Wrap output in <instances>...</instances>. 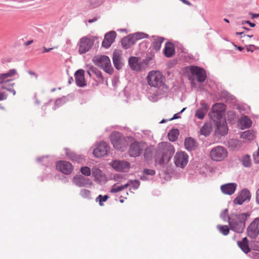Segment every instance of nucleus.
Masks as SVG:
<instances>
[{"label":"nucleus","instance_id":"obj_1","mask_svg":"<svg viewBox=\"0 0 259 259\" xmlns=\"http://www.w3.org/2000/svg\"><path fill=\"white\" fill-rule=\"evenodd\" d=\"M175 148L169 143H161L159 145L156 156V163L162 165L168 162L175 153Z\"/></svg>","mask_w":259,"mask_h":259},{"label":"nucleus","instance_id":"obj_2","mask_svg":"<svg viewBox=\"0 0 259 259\" xmlns=\"http://www.w3.org/2000/svg\"><path fill=\"white\" fill-rule=\"evenodd\" d=\"M146 80L151 88L160 89L163 93L167 90V87L164 83L165 77L159 71H150L146 77Z\"/></svg>","mask_w":259,"mask_h":259},{"label":"nucleus","instance_id":"obj_3","mask_svg":"<svg viewBox=\"0 0 259 259\" xmlns=\"http://www.w3.org/2000/svg\"><path fill=\"white\" fill-rule=\"evenodd\" d=\"M249 214L243 213L232 215L229 219V224L230 229L236 232L242 233L245 226V222Z\"/></svg>","mask_w":259,"mask_h":259},{"label":"nucleus","instance_id":"obj_4","mask_svg":"<svg viewBox=\"0 0 259 259\" xmlns=\"http://www.w3.org/2000/svg\"><path fill=\"white\" fill-rule=\"evenodd\" d=\"M17 74L15 69L10 70L5 73L0 74V84L2 89L12 93L14 95L16 94V91L14 89L15 83L13 82V79L11 78Z\"/></svg>","mask_w":259,"mask_h":259},{"label":"nucleus","instance_id":"obj_5","mask_svg":"<svg viewBox=\"0 0 259 259\" xmlns=\"http://www.w3.org/2000/svg\"><path fill=\"white\" fill-rule=\"evenodd\" d=\"M110 138L114 148L117 150L123 151L128 145L125 138L120 133H113Z\"/></svg>","mask_w":259,"mask_h":259},{"label":"nucleus","instance_id":"obj_6","mask_svg":"<svg viewBox=\"0 0 259 259\" xmlns=\"http://www.w3.org/2000/svg\"><path fill=\"white\" fill-rule=\"evenodd\" d=\"M93 61L95 64L102 68L104 71L112 74L113 72V68L111 67L110 59L106 56H101L96 57L94 58Z\"/></svg>","mask_w":259,"mask_h":259},{"label":"nucleus","instance_id":"obj_7","mask_svg":"<svg viewBox=\"0 0 259 259\" xmlns=\"http://www.w3.org/2000/svg\"><path fill=\"white\" fill-rule=\"evenodd\" d=\"M228 151L226 148L222 146H217L213 148L210 151L209 156L213 161H221L228 156Z\"/></svg>","mask_w":259,"mask_h":259},{"label":"nucleus","instance_id":"obj_8","mask_svg":"<svg viewBox=\"0 0 259 259\" xmlns=\"http://www.w3.org/2000/svg\"><path fill=\"white\" fill-rule=\"evenodd\" d=\"M146 147V142L134 141L130 146L129 154L132 157H138L141 154L142 151Z\"/></svg>","mask_w":259,"mask_h":259},{"label":"nucleus","instance_id":"obj_9","mask_svg":"<svg viewBox=\"0 0 259 259\" xmlns=\"http://www.w3.org/2000/svg\"><path fill=\"white\" fill-rule=\"evenodd\" d=\"M110 151V147L104 142L99 143L94 149L93 154L96 157H102L108 154Z\"/></svg>","mask_w":259,"mask_h":259},{"label":"nucleus","instance_id":"obj_10","mask_svg":"<svg viewBox=\"0 0 259 259\" xmlns=\"http://www.w3.org/2000/svg\"><path fill=\"white\" fill-rule=\"evenodd\" d=\"M174 162L177 167L184 168L188 162V154L182 151L177 152L174 157Z\"/></svg>","mask_w":259,"mask_h":259},{"label":"nucleus","instance_id":"obj_11","mask_svg":"<svg viewBox=\"0 0 259 259\" xmlns=\"http://www.w3.org/2000/svg\"><path fill=\"white\" fill-rule=\"evenodd\" d=\"M110 165L117 171L126 172L130 168V163L125 160H116L112 161Z\"/></svg>","mask_w":259,"mask_h":259},{"label":"nucleus","instance_id":"obj_12","mask_svg":"<svg viewBox=\"0 0 259 259\" xmlns=\"http://www.w3.org/2000/svg\"><path fill=\"white\" fill-rule=\"evenodd\" d=\"M259 218H255L247 229V235L251 238H256L259 233Z\"/></svg>","mask_w":259,"mask_h":259},{"label":"nucleus","instance_id":"obj_13","mask_svg":"<svg viewBox=\"0 0 259 259\" xmlns=\"http://www.w3.org/2000/svg\"><path fill=\"white\" fill-rule=\"evenodd\" d=\"M190 72L192 75L197 77V80L198 82H203L206 78L205 70L197 66H191L190 68Z\"/></svg>","mask_w":259,"mask_h":259},{"label":"nucleus","instance_id":"obj_14","mask_svg":"<svg viewBox=\"0 0 259 259\" xmlns=\"http://www.w3.org/2000/svg\"><path fill=\"white\" fill-rule=\"evenodd\" d=\"M56 168L65 175L71 174L73 169L72 165L66 161H59L56 163Z\"/></svg>","mask_w":259,"mask_h":259},{"label":"nucleus","instance_id":"obj_15","mask_svg":"<svg viewBox=\"0 0 259 259\" xmlns=\"http://www.w3.org/2000/svg\"><path fill=\"white\" fill-rule=\"evenodd\" d=\"M73 183L79 187L91 186L92 182L89 178H85L81 175H76L73 178Z\"/></svg>","mask_w":259,"mask_h":259},{"label":"nucleus","instance_id":"obj_16","mask_svg":"<svg viewBox=\"0 0 259 259\" xmlns=\"http://www.w3.org/2000/svg\"><path fill=\"white\" fill-rule=\"evenodd\" d=\"M93 45V42L90 38L86 37L81 38L80 40L79 52L80 54H84L91 49Z\"/></svg>","mask_w":259,"mask_h":259},{"label":"nucleus","instance_id":"obj_17","mask_svg":"<svg viewBox=\"0 0 259 259\" xmlns=\"http://www.w3.org/2000/svg\"><path fill=\"white\" fill-rule=\"evenodd\" d=\"M215 122V133L221 136L225 135L228 132V126L226 121L222 118H218Z\"/></svg>","mask_w":259,"mask_h":259},{"label":"nucleus","instance_id":"obj_18","mask_svg":"<svg viewBox=\"0 0 259 259\" xmlns=\"http://www.w3.org/2000/svg\"><path fill=\"white\" fill-rule=\"evenodd\" d=\"M251 197L250 192L247 189L242 190L238 196L234 200L236 204L241 205L246 200H249Z\"/></svg>","mask_w":259,"mask_h":259},{"label":"nucleus","instance_id":"obj_19","mask_svg":"<svg viewBox=\"0 0 259 259\" xmlns=\"http://www.w3.org/2000/svg\"><path fill=\"white\" fill-rule=\"evenodd\" d=\"M116 34L114 31H110L105 35L102 42V46L105 48H108L114 42Z\"/></svg>","mask_w":259,"mask_h":259},{"label":"nucleus","instance_id":"obj_20","mask_svg":"<svg viewBox=\"0 0 259 259\" xmlns=\"http://www.w3.org/2000/svg\"><path fill=\"white\" fill-rule=\"evenodd\" d=\"M75 81L77 85L83 87L86 85V81L84 78V71L83 70L79 69L75 73Z\"/></svg>","mask_w":259,"mask_h":259},{"label":"nucleus","instance_id":"obj_21","mask_svg":"<svg viewBox=\"0 0 259 259\" xmlns=\"http://www.w3.org/2000/svg\"><path fill=\"white\" fill-rule=\"evenodd\" d=\"M200 105L201 107L196 111L195 116L200 119H202L208 110L209 106L204 102H201Z\"/></svg>","mask_w":259,"mask_h":259},{"label":"nucleus","instance_id":"obj_22","mask_svg":"<svg viewBox=\"0 0 259 259\" xmlns=\"http://www.w3.org/2000/svg\"><path fill=\"white\" fill-rule=\"evenodd\" d=\"M236 187L235 183H228L222 185L221 190L224 194L230 195L235 192Z\"/></svg>","mask_w":259,"mask_h":259},{"label":"nucleus","instance_id":"obj_23","mask_svg":"<svg viewBox=\"0 0 259 259\" xmlns=\"http://www.w3.org/2000/svg\"><path fill=\"white\" fill-rule=\"evenodd\" d=\"M121 51L120 50H115L113 53V62L115 67L119 69L122 67V63L121 62Z\"/></svg>","mask_w":259,"mask_h":259},{"label":"nucleus","instance_id":"obj_24","mask_svg":"<svg viewBox=\"0 0 259 259\" xmlns=\"http://www.w3.org/2000/svg\"><path fill=\"white\" fill-rule=\"evenodd\" d=\"M175 53V47L174 45L167 42L165 44L164 49L163 50V54L166 57H172Z\"/></svg>","mask_w":259,"mask_h":259},{"label":"nucleus","instance_id":"obj_25","mask_svg":"<svg viewBox=\"0 0 259 259\" xmlns=\"http://www.w3.org/2000/svg\"><path fill=\"white\" fill-rule=\"evenodd\" d=\"M225 109V105L223 103H216L212 107V113H216L218 119L222 118L221 113Z\"/></svg>","mask_w":259,"mask_h":259},{"label":"nucleus","instance_id":"obj_26","mask_svg":"<svg viewBox=\"0 0 259 259\" xmlns=\"http://www.w3.org/2000/svg\"><path fill=\"white\" fill-rule=\"evenodd\" d=\"M135 42H136L131 34L124 37L121 40L122 46L125 49L131 47Z\"/></svg>","mask_w":259,"mask_h":259},{"label":"nucleus","instance_id":"obj_27","mask_svg":"<svg viewBox=\"0 0 259 259\" xmlns=\"http://www.w3.org/2000/svg\"><path fill=\"white\" fill-rule=\"evenodd\" d=\"M241 129L249 128L251 126L252 121L246 115L241 116L239 121Z\"/></svg>","mask_w":259,"mask_h":259},{"label":"nucleus","instance_id":"obj_28","mask_svg":"<svg viewBox=\"0 0 259 259\" xmlns=\"http://www.w3.org/2000/svg\"><path fill=\"white\" fill-rule=\"evenodd\" d=\"M237 244L240 249L245 253H247L250 251L249 247L248 240L246 237H244L242 241H238Z\"/></svg>","mask_w":259,"mask_h":259},{"label":"nucleus","instance_id":"obj_29","mask_svg":"<svg viewBox=\"0 0 259 259\" xmlns=\"http://www.w3.org/2000/svg\"><path fill=\"white\" fill-rule=\"evenodd\" d=\"M92 175L96 180L99 181L103 180L105 177L102 171L97 167H94L92 168Z\"/></svg>","mask_w":259,"mask_h":259},{"label":"nucleus","instance_id":"obj_30","mask_svg":"<svg viewBox=\"0 0 259 259\" xmlns=\"http://www.w3.org/2000/svg\"><path fill=\"white\" fill-rule=\"evenodd\" d=\"M241 138L243 139L245 142H249L254 139L255 134L253 131L248 130L243 132L241 135Z\"/></svg>","mask_w":259,"mask_h":259},{"label":"nucleus","instance_id":"obj_31","mask_svg":"<svg viewBox=\"0 0 259 259\" xmlns=\"http://www.w3.org/2000/svg\"><path fill=\"white\" fill-rule=\"evenodd\" d=\"M185 146L186 149L191 151L195 149L197 145L194 139L191 138H188L185 139Z\"/></svg>","mask_w":259,"mask_h":259},{"label":"nucleus","instance_id":"obj_32","mask_svg":"<svg viewBox=\"0 0 259 259\" xmlns=\"http://www.w3.org/2000/svg\"><path fill=\"white\" fill-rule=\"evenodd\" d=\"M164 40V38L160 37H156L154 38L152 42V47L156 51H158L161 46V44Z\"/></svg>","mask_w":259,"mask_h":259},{"label":"nucleus","instance_id":"obj_33","mask_svg":"<svg viewBox=\"0 0 259 259\" xmlns=\"http://www.w3.org/2000/svg\"><path fill=\"white\" fill-rule=\"evenodd\" d=\"M211 125L209 123H205L200 128V133L201 135H204V136H208L211 131Z\"/></svg>","mask_w":259,"mask_h":259},{"label":"nucleus","instance_id":"obj_34","mask_svg":"<svg viewBox=\"0 0 259 259\" xmlns=\"http://www.w3.org/2000/svg\"><path fill=\"white\" fill-rule=\"evenodd\" d=\"M144 156L145 159H148L152 157V152L154 150V147L152 146H147L144 149Z\"/></svg>","mask_w":259,"mask_h":259},{"label":"nucleus","instance_id":"obj_35","mask_svg":"<svg viewBox=\"0 0 259 259\" xmlns=\"http://www.w3.org/2000/svg\"><path fill=\"white\" fill-rule=\"evenodd\" d=\"M130 186V184H125L124 185L118 186L117 184H114L110 192L112 193H117L119 191H122L124 189L127 188Z\"/></svg>","mask_w":259,"mask_h":259},{"label":"nucleus","instance_id":"obj_36","mask_svg":"<svg viewBox=\"0 0 259 259\" xmlns=\"http://www.w3.org/2000/svg\"><path fill=\"white\" fill-rule=\"evenodd\" d=\"M179 132L177 129L171 130L168 134V139L172 142H174L177 140L178 136L179 135Z\"/></svg>","mask_w":259,"mask_h":259},{"label":"nucleus","instance_id":"obj_37","mask_svg":"<svg viewBox=\"0 0 259 259\" xmlns=\"http://www.w3.org/2000/svg\"><path fill=\"white\" fill-rule=\"evenodd\" d=\"M217 228L220 233L225 236L228 235L230 232V229L227 225H218Z\"/></svg>","mask_w":259,"mask_h":259},{"label":"nucleus","instance_id":"obj_38","mask_svg":"<svg viewBox=\"0 0 259 259\" xmlns=\"http://www.w3.org/2000/svg\"><path fill=\"white\" fill-rule=\"evenodd\" d=\"M91 71L96 75V77L99 79V82H102L103 81L104 78L100 71L98 70L97 69L94 67H92L91 68Z\"/></svg>","mask_w":259,"mask_h":259},{"label":"nucleus","instance_id":"obj_39","mask_svg":"<svg viewBox=\"0 0 259 259\" xmlns=\"http://www.w3.org/2000/svg\"><path fill=\"white\" fill-rule=\"evenodd\" d=\"M135 40V42H136L138 40L148 38V34L143 33V32H137L134 34H131Z\"/></svg>","mask_w":259,"mask_h":259},{"label":"nucleus","instance_id":"obj_40","mask_svg":"<svg viewBox=\"0 0 259 259\" xmlns=\"http://www.w3.org/2000/svg\"><path fill=\"white\" fill-rule=\"evenodd\" d=\"M137 61V58L134 57L130 58V59L128 60L129 65H130L131 68L133 70L135 69L136 68Z\"/></svg>","mask_w":259,"mask_h":259},{"label":"nucleus","instance_id":"obj_41","mask_svg":"<svg viewBox=\"0 0 259 259\" xmlns=\"http://www.w3.org/2000/svg\"><path fill=\"white\" fill-rule=\"evenodd\" d=\"M242 162L243 164L246 167H248L251 165L250 158L248 155H246L242 158Z\"/></svg>","mask_w":259,"mask_h":259},{"label":"nucleus","instance_id":"obj_42","mask_svg":"<svg viewBox=\"0 0 259 259\" xmlns=\"http://www.w3.org/2000/svg\"><path fill=\"white\" fill-rule=\"evenodd\" d=\"M80 172L81 174L85 176H89L91 174L90 168L88 166H83L81 167Z\"/></svg>","mask_w":259,"mask_h":259},{"label":"nucleus","instance_id":"obj_43","mask_svg":"<svg viewBox=\"0 0 259 259\" xmlns=\"http://www.w3.org/2000/svg\"><path fill=\"white\" fill-rule=\"evenodd\" d=\"M126 184H130V185H132L134 190L137 189L140 186V182L138 180H130Z\"/></svg>","mask_w":259,"mask_h":259},{"label":"nucleus","instance_id":"obj_44","mask_svg":"<svg viewBox=\"0 0 259 259\" xmlns=\"http://www.w3.org/2000/svg\"><path fill=\"white\" fill-rule=\"evenodd\" d=\"M108 198V195H104V196H102L101 195H99L98 197L97 198L96 200L97 201H99L100 205L102 206L103 205L102 202H105L106 201H107Z\"/></svg>","mask_w":259,"mask_h":259},{"label":"nucleus","instance_id":"obj_45","mask_svg":"<svg viewBox=\"0 0 259 259\" xmlns=\"http://www.w3.org/2000/svg\"><path fill=\"white\" fill-rule=\"evenodd\" d=\"M80 195L83 198H88L90 195V191L87 189H82L80 191Z\"/></svg>","mask_w":259,"mask_h":259},{"label":"nucleus","instance_id":"obj_46","mask_svg":"<svg viewBox=\"0 0 259 259\" xmlns=\"http://www.w3.org/2000/svg\"><path fill=\"white\" fill-rule=\"evenodd\" d=\"M144 172L146 175H151V176H153V175H155V171L154 170H153V169H144Z\"/></svg>","mask_w":259,"mask_h":259},{"label":"nucleus","instance_id":"obj_47","mask_svg":"<svg viewBox=\"0 0 259 259\" xmlns=\"http://www.w3.org/2000/svg\"><path fill=\"white\" fill-rule=\"evenodd\" d=\"M254 160L256 163H259V148L256 154H253Z\"/></svg>","mask_w":259,"mask_h":259},{"label":"nucleus","instance_id":"obj_48","mask_svg":"<svg viewBox=\"0 0 259 259\" xmlns=\"http://www.w3.org/2000/svg\"><path fill=\"white\" fill-rule=\"evenodd\" d=\"M246 48L248 52L250 51V52H252L253 51L252 49L253 48L256 49V47L254 45H252L247 46L246 47Z\"/></svg>","mask_w":259,"mask_h":259},{"label":"nucleus","instance_id":"obj_49","mask_svg":"<svg viewBox=\"0 0 259 259\" xmlns=\"http://www.w3.org/2000/svg\"><path fill=\"white\" fill-rule=\"evenodd\" d=\"M7 96L4 93H0V101L4 100L7 99Z\"/></svg>","mask_w":259,"mask_h":259},{"label":"nucleus","instance_id":"obj_50","mask_svg":"<svg viewBox=\"0 0 259 259\" xmlns=\"http://www.w3.org/2000/svg\"><path fill=\"white\" fill-rule=\"evenodd\" d=\"M53 48H51L47 49V48H46L45 47H43V50H44V51H43L42 53H45L49 52H50V51H51L52 50H53Z\"/></svg>","mask_w":259,"mask_h":259},{"label":"nucleus","instance_id":"obj_51","mask_svg":"<svg viewBox=\"0 0 259 259\" xmlns=\"http://www.w3.org/2000/svg\"><path fill=\"white\" fill-rule=\"evenodd\" d=\"M256 200L258 204H259V189L256 191Z\"/></svg>","mask_w":259,"mask_h":259},{"label":"nucleus","instance_id":"obj_52","mask_svg":"<svg viewBox=\"0 0 259 259\" xmlns=\"http://www.w3.org/2000/svg\"><path fill=\"white\" fill-rule=\"evenodd\" d=\"M249 14L251 15V17L252 19L259 17V14H253L252 13H250Z\"/></svg>","mask_w":259,"mask_h":259},{"label":"nucleus","instance_id":"obj_53","mask_svg":"<svg viewBox=\"0 0 259 259\" xmlns=\"http://www.w3.org/2000/svg\"><path fill=\"white\" fill-rule=\"evenodd\" d=\"M245 23L248 24L251 27H254L255 26L254 23H251L249 21H246Z\"/></svg>","mask_w":259,"mask_h":259},{"label":"nucleus","instance_id":"obj_54","mask_svg":"<svg viewBox=\"0 0 259 259\" xmlns=\"http://www.w3.org/2000/svg\"><path fill=\"white\" fill-rule=\"evenodd\" d=\"M98 18L97 17H95L93 19L89 20L88 22H89V23H91L97 21L98 20Z\"/></svg>","mask_w":259,"mask_h":259},{"label":"nucleus","instance_id":"obj_55","mask_svg":"<svg viewBox=\"0 0 259 259\" xmlns=\"http://www.w3.org/2000/svg\"><path fill=\"white\" fill-rule=\"evenodd\" d=\"M66 154L67 156L69 157V158L71 159H73V157L72 156V154H69V152L68 151H66Z\"/></svg>","mask_w":259,"mask_h":259},{"label":"nucleus","instance_id":"obj_56","mask_svg":"<svg viewBox=\"0 0 259 259\" xmlns=\"http://www.w3.org/2000/svg\"><path fill=\"white\" fill-rule=\"evenodd\" d=\"M179 117H180V116L178 115V114H175L174 115L173 117L170 119V120H173V119H177V118H178Z\"/></svg>","mask_w":259,"mask_h":259},{"label":"nucleus","instance_id":"obj_57","mask_svg":"<svg viewBox=\"0 0 259 259\" xmlns=\"http://www.w3.org/2000/svg\"><path fill=\"white\" fill-rule=\"evenodd\" d=\"M29 73L30 75H33V76L35 77V78H37V75H36V74L34 72H31V71H29Z\"/></svg>","mask_w":259,"mask_h":259},{"label":"nucleus","instance_id":"obj_58","mask_svg":"<svg viewBox=\"0 0 259 259\" xmlns=\"http://www.w3.org/2000/svg\"><path fill=\"white\" fill-rule=\"evenodd\" d=\"M32 41H33L32 40H30V41H27L26 45L28 46V45H30L32 42Z\"/></svg>","mask_w":259,"mask_h":259},{"label":"nucleus","instance_id":"obj_59","mask_svg":"<svg viewBox=\"0 0 259 259\" xmlns=\"http://www.w3.org/2000/svg\"><path fill=\"white\" fill-rule=\"evenodd\" d=\"M238 49L239 51H242V50L243 49V48L242 47H238Z\"/></svg>","mask_w":259,"mask_h":259},{"label":"nucleus","instance_id":"obj_60","mask_svg":"<svg viewBox=\"0 0 259 259\" xmlns=\"http://www.w3.org/2000/svg\"><path fill=\"white\" fill-rule=\"evenodd\" d=\"M243 34V32H236V35H242Z\"/></svg>","mask_w":259,"mask_h":259},{"label":"nucleus","instance_id":"obj_61","mask_svg":"<svg viewBox=\"0 0 259 259\" xmlns=\"http://www.w3.org/2000/svg\"><path fill=\"white\" fill-rule=\"evenodd\" d=\"M224 20L227 23H229V21L226 18H225Z\"/></svg>","mask_w":259,"mask_h":259},{"label":"nucleus","instance_id":"obj_62","mask_svg":"<svg viewBox=\"0 0 259 259\" xmlns=\"http://www.w3.org/2000/svg\"><path fill=\"white\" fill-rule=\"evenodd\" d=\"M87 73H88V74H89V75L90 76H91V71H87Z\"/></svg>","mask_w":259,"mask_h":259},{"label":"nucleus","instance_id":"obj_63","mask_svg":"<svg viewBox=\"0 0 259 259\" xmlns=\"http://www.w3.org/2000/svg\"><path fill=\"white\" fill-rule=\"evenodd\" d=\"M185 109H186L185 108H183V109H182V110L180 112V113H182V112L184 111V110H185Z\"/></svg>","mask_w":259,"mask_h":259},{"label":"nucleus","instance_id":"obj_64","mask_svg":"<svg viewBox=\"0 0 259 259\" xmlns=\"http://www.w3.org/2000/svg\"><path fill=\"white\" fill-rule=\"evenodd\" d=\"M246 36L249 37H251L253 36V35H247Z\"/></svg>","mask_w":259,"mask_h":259}]
</instances>
